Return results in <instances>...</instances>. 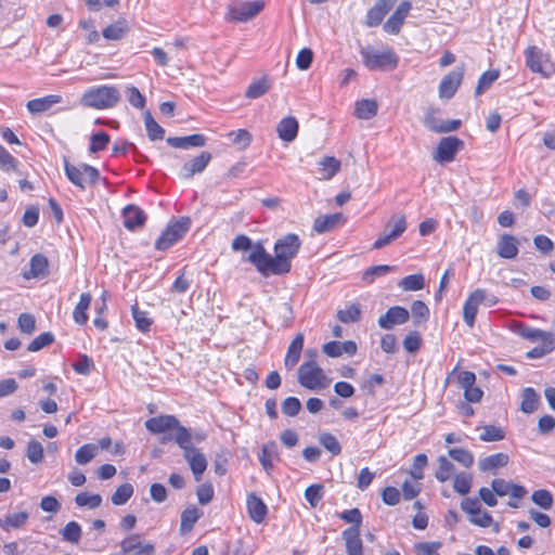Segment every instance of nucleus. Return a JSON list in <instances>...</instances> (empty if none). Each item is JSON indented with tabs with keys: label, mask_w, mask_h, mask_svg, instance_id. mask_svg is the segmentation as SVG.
Segmentation results:
<instances>
[{
	"label": "nucleus",
	"mask_w": 555,
	"mask_h": 555,
	"mask_svg": "<svg viewBox=\"0 0 555 555\" xmlns=\"http://www.w3.org/2000/svg\"><path fill=\"white\" fill-rule=\"evenodd\" d=\"M395 267L388 264L373 266L365 270L363 273V281L366 283H373L377 276H383L391 272Z\"/></svg>",
	"instance_id": "obj_55"
},
{
	"label": "nucleus",
	"mask_w": 555,
	"mask_h": 555,
	"mask_svg": "<svg viewBox=\"0 0 555 555\" xmlns=\"http://www.w3.org/2000/svg\"><path fill=\"white\" fill-rule=\"evenodd\" d=\"M320 444L331 452L334 456L340 454L341 447L339 441L331 433H321L319 435Z\"/></svg>",
	"instance_id": "obj_48"
},
{
	"label": "nucleus",
	"mask_w": 555,
	"mask_h": 555,
	"mask_svg": "<svg viewBox=\"0 0 555 555\" xmlns=\"http://www.w3.org/2000/svg\"><path fill=\"white\" fill-rule=\"evenodd\" d=\"M323 494L324 487L322 485H311L305 491V499L309 502L311 507H317Z\"/></svg>",
	"instance_id": "obj_57"
},
{
	"label": "nucleus",
	"mask_w": 555,
	"mask_h": 555,
	"mask_svg": "<svg viewBox=\"0 0 555 555\" xmlns=\"http://www.w3.org/2000/svg\"><path fill=\"white\" fill-rule=\"evenodd\" d=\"M62 101V96L57 94H50L43 98L34 99L27 102V109L31 114H40L44 113L52 107V105L57 104Z\"/></svg>",
	"instance_id": "obj_31"
},
{
	"label": "nucleus",
	"mask_w": 555,
	"mask_h": 555,
	"mask_svg": "<svg viewBox=\"0 0 555 555\" xmlns=\"http://www.w3.org/2000/svg\"><path fill=\"white\" fill-rule=\"evenodd\" d=\"M127 33L126 22H117L108 25L103 30V37L108 40H119Z\"/></svg>",
	"instance_id": "obj_56"
},
{
	"label": "nucleus",
	"mask_w": 555,
	"mask_h": 555,
	"mask_svg": "<svg viewBox=\"0 0 555 555\" xmlns=\"http://www.w3.org/2000/svg\"><path fill=\"white\" fill-rule=\"evenodd\" d=\"M498 255L504 259H514L518 255V241L511 234H503L496 245Z\"/></svg>",
	"instance_id": "obj_24"
},
{
	"label": "nucleus",
	"mask_w": 555,
	"mask_h": 555,
	"mask_svg": "<svg viewBox=\"0 0 555 555\" xmlns=\"http://www.w3.org/2000/svg\"><path fill=\"white\" fill-rule=\"evenodd\" d=\"M464 147V142L456 137L442 138L435 151L434 159L438 163L444 164L454 160L459 151Z\"/></svg>",
	"instance_id": "obj_11"
},
{
	"label": "nucleus",
	"mask_w": 555,
	"mask_h": 555,
	"mask_svg": "<svg viewBox=\"0 0 555 555\" xmlns=\"http://www.w3.org/2000/svg\"><path fill=\"white\" fill-rule=\"evenodd\" d=\"M167 143L175 149L186 150L189 147H202L206 144V138L203 134L195 133L188 137H170Z\"/></svg>",
	"instance_id": "obj_25"
},
{
	"label": "nucleus",
	"mask_w": 555,
	"mask_h": 555,
	"mask_svg": "<svg viewBox=\"0 0 555 555\" xmlns=\"http://www.w3.org/2000/svg\"><path fill=\"white\" fill-rule=\"evenodd\" d=\"M124 225L133 231L144 225L146 220L145 212L135 205H128L122 209Z\"/></svg>",
	"instance_id": "obj_20"
},
{
	"label": "nucleus",
	"mask_w": 555,
	"mask_h": 555,
	"mask_svg": "<svg viewBox=\"0 0 555 555\" xmlns=\"http://www.w3.org/2000/svg\"><path fill=\"white\" fill-rule=\"evenodd\" d=\"M509 456L506 453H495L489 456H486L478 462V467L481 472H492L495 473L496 469L504 467L508 464Z\"/></svg>",
	"instance_id": "obj_30"
},
{
	"label": "nucleus",
	"mask_w": 555,
	"mask_h": 555,
	"mask_svg": "<svg viewBox=\"0 0 555 555\" xmlns=\"http://www.w3.org/2000/svg\"><path fill=\"white\" fill-rule=\"evenodd\" d=\"M133 494V487L131 483L120 485L112 495V503L114 505H124Z\"/></svg>",
	"instance_id": "obj_46"
},
{
	"label": "nucleus",
	"mask_w": 555,
	"mask_h": 555,
	"mask_svg": "<svg viewBox=\"0 0 555 555\" xmlns=\"http://www.w3.org/2000/svg\"><path fill=\"white\" fill-rule=\"evenodd\" d=\"M120 550L125 555H155V544L146 541L140 533H130L120 541Z\"/></svg>",
	"instance_id": "obj_10"
},
{
	"label": "nucleus",
	"mask_w": 555,
	"mask_h": 555,
	"mask_svg": "<svg viewBox=\"0 0 555 555\" xmlns=\"http://www.w3.org/2000/svg\"><path fill=\"white\" fill-rule=\"evenodd\" d=\"M438 469L435 473V477L440 482L447 481L454 472V465L446 456L441 455L438 457Z\"/></svg>",
	"instance_id": "obj_49"
},
{
	"label": "nucleus",
	"mask_w": 555,
	"mask_h": 555,
	"mask_svg": "<svg viewBox=\"0 0 555 555\" xmlns=\"http://www.w3.org/2000/svg\"><path fill=\"white\" fill-rule=\"evenodd\" d=\"M505 434L504 430L500 427L488 425L483 427V431L480 435V440L490 442V441H500L504 439Z\"/></svg>",
	"instance_id": "obj_62"
},
{
	"label": "nucleus",
	"mask_w": 555,
	"mask_h": 555,
	"mask_svg": "<svg viewBox=\"0 0 555 555\" xmlns=\"http://www.w3.org/2000/svg\"><path fill=\"white\" fill-rule=\"evenodd\" d=\"M437 109L436 108H428L425 116H424V126L426 128H428L430 131L433 132H436V133H441V126H442V120H440L438 117H437Z\"/></svg>",
	"instance_id": "obj_58"
},
{
	"label": "nucleus",
	"mask_w": 555,
	"mask_h": 555,
	"mask_svg": "<svg viewBox=\"0 0 555 555\" xmlns=\"http://www.w3.org/2000/svg\"><path fill=\"white\" fill-rule=\"evenodd\" d=\"M176 443L183 450V457L189 463L196 481H199L207 468L205 455L192 446V434L188 428H181L176 437Z\"/></svg>",
	"instance_id": "obj_2"
},
{
	"label": "nucleus",
	"mask_w": 555,
	"mask_h": 555,
	"mask_svg": "<svg viewBox=\"0 0 555 555\" xmlns=\"http://www.w3.org/2000/svg\"><path fill=\"white\" fill-rule=\"evenodd\" d=\"M54 340V335L50 332L41 333L27 347L28 351L36 352L49 346Z\"/></svg>",
	"instance_id": "obj_61"
},
{
	"label": "nucleus",
	"mask_w": 555,
	"mask_h": 555,
	"mask_svg": "<svg viewBox=\"0 0 555 555\" xmlns=\"http://www.w3.org/2000/svg\"><path fill=\"white\" fill-rule=\"evenodd\" d=\"M526 65L533 73L550 77L555 73V66L550 56L539 48L531 46L525 50Z\"/></svg>",
	"instance_id": "obj_7"
},
{
	"label": "nucleus",
	"mask_w": 555,
	"mask_h": 555,
	"mask_svg": "<svg viewBox=\"0 0 555 555\" xmlns=\"http://www.w3.org/2000/svg\"><path fill=\"white\" fill-rule=\"evenodd\" d=\"M337 318L343 323H354L361 318V308L358 304H351L346 309L337 311Z\"/></svg>",
	"instance_id": "obj_41"
},
{
	"label": "nucleus",
	"mask_w": 555,
	"mask_h": 555,
	"mask_svg": "<svg viewBox=\"0 0 555 555\" xmlns=\"http://www.w3.org/2000/svg\"><path fill=\"white\" fill-rule=\"evenodd\" d=\"M276 443L273 441L263 444L261 448L259 462L266 470L271 469L273 466L272 459L274 455H276Z\"/></svg>",
	"instance_id": "obj_42"
},
{
	"label": "nucleus",
	"mask_w": 555,
	"mask_h": 555,
	"mask_svg": "<svg viewBox=\"0 0 555 555\" xmlns=\"http://www.w3.org/2000/svg\"><path fill=\"white\" fill-rule=\"evenodd\" d=\"M403 291H420L424 288L425 280L423 274H411L403 278L398 284Z\"/></svg>",
	"instance_id": "obj_44"
},
{
	"label": "nucleus",
	"mask_w": 555,
	"mask_h": 555,
	"mask_svg": "<svg viewBox=\"0 0 555 555\" xmlns=\"http://www.w3.org/2000/svg\"><path fill=\"white\" fill-rule=\"evenodd\" d=\"M483 289L477 288L469 294L464 302L463 319L469 327H473L475 324L478 306L483 302Z\"/></svg>",
	"instance_id": "obj_16"
},
{
	"label": "nucleus",
	"mask_w": 555,
	"mask_h": 555,
	"mask_svg": "<svg viewBox=\"0 0 555 555\" xmlns=\"http://www.w3.org/2000/svg\"><path fill=\"white\" fill-rule=\"evenodd\" d=\"M344 220V215L340 212L319 216L313 222V230L323 234L335 229Z\"/></svg>",
	"instance_id": "obj_26"
},
{
	"label": "nucleus",
	"mask_w": 555,
	"mask_h": 555,
	"mask_svg": "<svg viewBox=\"0 0 555 555\" xmlns=\"http://www.w3.org/2000/svg\"><path fill=\"white\" fill-rule=\"evenodd\" d=\"M247 511L249 517L257 524H261L264 520L268 513L267 505L255 493H250L247 496Z\"/></svg>",
	"instance_id": "obj_27"
},
{
	"label": "nucleus",
	"mask_w": 555,
	"mask_h": 555,
	"mask_svg": "<svg viewBox=\"0 0 555 555\" xmlns=\"http://www.w3.org/2000/svg\"><path fill=\"white\" fill-rule=\"evenodd\" d=\"M264 8L262 0L246 1L231 8V17L237 22H247L258 15Z\"/></svg>",
	"instance_id": "obj_13"
},
{
	"label": "nucleus",
	"mask_w": 555,
	"mask_h": 555,
	"mask_svg": "<svg viewBox=\"0 0 555 555\" xmlns=\"http://www.w3.org/2000/svg\"><path fill=\"white\" fill-rule=\"evenodd\" d=\"M26 455H27V459L30 461V463H33V464L41 463L43 460L42 444L39 441L31 439L27 444Z\"/></svg>",
	"instance_id": "obj_53"
},
{
	"label": "nucleus",
	"mask_w": 555,
	"mask_h": 555,
	"mask_svg": "<svg viewBox=\"0 0 555 555\" xmlns=\"http://www.w3.org/2000/svg\"><path fill=\"white\" fill-rule=\"evenodd\" d=\"M131 310L137 327L141 332L149 331L152 325V320L149 318V313L140 310L137 304L132 306Z\"/></svg>",
	"instance_id": "obj_54"
},
{
	"label": "nucleus",
	"mask_w": 555,
	"mask_h": 555,
	"mask_svg": "<svg viewBox=\"0 0 555 555\" xmlns=\"http://www.w3.org/2000/svg\"><path fill=\"white\" fill-rule=\"evenodd\" d=\"M299 130V124L293 116L284 117L276 126L279 138L284 142H293Z\"/></svg>",
	"instance_id": "obj_23"
},
{
	"label": "nucleus",
	"mask_w": 555,
	"mask_h": 555,
	"mask_svg": "<svg viewBox=\"0 0 555 555\" xmlns=\"http://www.w3.org/2000/svg\"><path fill=\"white\" fill-rule=\"evenodd\" d=\"M189 219H182L180 221L168 224L165 231L156 240L155 248L157 250H167L185 235V233L189 231Z\"/></svg>",
	"instance_id": "obj_8"
},
{
	"label": "nucleus",
	"mask_w": 555,
	"mask_h": 555,
	"mask_svg": "<svg viewBox=\"0 0 555 555\" xmlns=\"http://www.w3.org/2000/svg\"><path fill=\"white\" fill-rule=\"evenodd\" d=\"M532 502L543 509H551L554 503L553 495L548 490L539 489L531 494Z\"/></svg>",
	"instance_id": "obj_47"
},
{
	"label": "nucleus",
	"mask_w": 555,
	"mask_h": 555,
	"mask_svg": "<svg viewBox=\"0 0 555 555\" xmlns=\"http://www.w3.org/2000/svg\"><path fill=\"white\" fill-rule=\"evenodd\" d=\"M464 77V67H456L447 74L439 85V96L441 99H451L462 83Z\"/></svg>",
	"instance_id": "obj_14"
},
{
	"label": "nucleus",
	"mask_w": 555,
	"mask_h": 555,
	"mask_svg": "<svg viewBox=\"0 0 555 555\" xmlns=\"http://www.w3.org/2000/svg\"><path fill=\"white\" fill-rule=\"evenodd\" d=\"M78 506H88L89 508H96L102 503L100 494H88L86 492L78 493L75 498Z\"/></svg>",
	"instance_id": "obj_59"
},
{
	"label": "nucleus",
	"mask_w": 555,
	"mask_h": 555,
	"mask_svg": "<svg viewBox=\"0 0 555 555\" xmlns=\"http://www.w3.org/2000/svg\"><path fill=\"white\" fill-rule=\"evenodd\" d=\"M301 241L297 234L289 233L279 238L274 244V256H271L261 242L255 243L254 250L248 255L247 261L251 263L262 276L283 275L291 271L292 260L297 256Z\"/></svg>",
	"instance_id": "obj_1"
},
{
	"label": "nucleus",
	"mask_w": 555,
	"mask_h": 555,
	"mask_svg": "<svg viewBox=\"0 0 555 555\" xmlns=\"http://www.w3.org/2000/svg\"><path fill=\"white\" fill-rule=\"evenodd\" d=\"M93 367V361L86 354L80 356L79 359L73 363L74 371L81 375H89Z\"/></svg>",
	"instance_id": "obj_64"
},
{
	"label": "nucleus",
	"mask_w": 555,
	"mask_h": 555,
	"mask_svg": "<svg viewBox=\"0 0 555 555\" xmlns=\"http://www.w3.org/2000/svg\"><path fill=\"white\" fill-rule=\"evenodd\" d=\"M120 100L119 90L114 86H100L87 90L81 96L86 107L105 109L114 107Z\"/></svg>",
	"instance_id": "obj_3"
},
{
	"label": "nucleus",
	"mask_w": 555,
	"mask_h": 555,
	"mask_svg": "<svg viewBox=\"0 0 555 555\" xmlns=\"http://www.w3.org/2000/svg\"><path fill=\"white\" fill-rule=\"evenodd\" d=\"M144 125L150 140L156 141L164 139V128L157 124L149 111L144 113Z\"/></svg>",
	"instance_id": "obj_36"
},
{
	"label": "nucleus",
	"mask_w": 555,
	"mask_h": 555,
	"mask_svg": "<svg viewBox=\"0 0 555 555\" xmlns=\"http://www.w3.org/2000/svg\"><path fill=\"white\" fill-rule=\"evenodd\" d=\"M304 334L298 333L289 344L284 359V364L287 369H293L298 363L304 348Z\"/></svg>",
	"instance_id": "obj_29"
},
{
	"label": "nucleus",
	"mask_w": 555,
	"mask_h": 555,
	"mask_svg": "<svg viewBox=\"0 0 555 555\" xmlns=\"http://www.w3.org/2000/svg\"><path fill=\"white\" fill-rule=\"evenodd\" d=\"M90 141V153H98L106 149L107 144L109 143V135L104 131H100L92 134Z\"/></svg>",
	"instance_id": "obj_60"
},
{
	"label": "nucleus",
	"mask_w": 555,
	"mask_h": 555,
	"mask_svg": "<svg viewBox=\"0 0 555 555\" xmlns=\"http://www.w3.org/2000/svg\"><path fill=\"white\" fill-rule=\"evenodd\" d=\"M406 230V220L403 215L392 216L386 223L383 233L374 242L373 248L380 249L399 238Z\"/></svg>",
	"instance_id": "obj_9"
},
{
	"label": "nucleus",
	"mask_w": 555,
	"mask_h": 555,
	"mask_svg": "<svg viewBox=\"0 0 555 555\" xmlns=\"http://www.w3.org/2000/svg\"><path fill=\"white\" fill-rule=\"evenodd\" d=\"M298 382L302 387L310 390L324 389L330 384V379L313 359L305 361L299 366Z\"/></svg>",
	"instance_id": "obj_5"
},
{
	"label": "nucleus",
	"mask_w": 555,
	"mask_h": 555,
	"mask_svg": "<svg viewBox=\"0 0 555 555\" xmlns=\"http://www.w3.org/2000/svg\"><path fill=\"white\" fill-rule=\"evenodd\" d=\"M301 410V402L296 397H288L282 402V412L291 417L296 416Z\"/></svg>",
	"instance_id": "obj_63"
},
{
	"label": "nucleus",
	"mask_w": 555,
	"mask_h": 555,
	"mask_svg": "<svg viewBox=\"0 0 555 555\" xmlns=\"http://www.w3.org/2000/svg\"><path fill=\"white\" fill-rule=\"evenodd\" d=\"M377 108L375 100L363 99L356 104V116L360 119H371L377 114Z\"/></svg>",
	"instance_id": "obj_34"
},
{
	"label": "nucleus",
	"mask_w": 555,
	"mask_h": 555,
	"mask_svg": "<svg viewBox=\"0 0 555 555\" xmlns=\"http://www.w3.org/2000/svg\"><path fill=\"white\" fill-rule=\"evenodd\" d=\"M513 331L522 338L528 339L530 341H542L547 338L554 337V335L550 332L530 327L524 323H515L513 326Z\"/></svg>",
	"instance_id": "obj_28"
},
{
	"label": "nucleus",
	"mask_w": 555,
	"mask_h": 555,
	"mask_svg": "<svg viewBox=\"0 0 555 555\" xmlns=\"http://www.w3.org/2000/svg\"><path fill=\"white\" fill-rule=\"evenodd\" d=\"M449 456L454 461L468 468L474 464V455L470 451L465 449H450L448 452Z\"/></svg>",
	"instance_id": "obj_51"
},
{
	"label": "nucleus",
	"mask_w": 555,
	"mask_h": 555,
	"mask_svg": "<svg viewBox=\"0 0 555 555\" xmlns=\"http://www.w3.org/2000/svg\"><path fill=\"white\" fill-rule=\"evenodd\" d=\"M28 518L29 514L27 512L9 514L5 518H3L5 531L23 528L27 524Z\"/></svg>",
	"instance_id": "obj_40"
},
{
	"label": "nucleus",
	"mask_w": 555,
	"mask_h": 555,
	"mask_svg": "<svg viewBox=\"0 0 555 555\" xmlns=\"http://www.w3.org/2000/svg\"><path fill=\"white\" fill-rule=\"evenodd\" d=\"M199 516L201 513L196 507L184 509L181 514V532H190L193 529L195 522L198 520Z\"/></svg>",
	"instance_id": "obj_38"
},
{
	"label": "nucleus",
	"mask_w": 555,
	"mask_h": 555,
	"mask_svg": "<svg viewBox=\"0 0 555 555\" xmlns=\"http://www.w3.org/2000/svg\"><path fill=\"white\" fill-rule=\"evenodd\" d=\"M319 166L322 171V178L328 180L339 171L340 162L335 157L327 156L319 162Z\"/></svg>",
	"instance_id": "obj_37"
},
{
	"label": "nucleus",
	"mask_w": 555,
	"mask_h": 555,
	"mask_svg": "<svg viewBox=\"0 0 555 555\" xmlns=\"http://www.w3.org/2000/svg\"><path fill=\"white\" fill-rule=\"evenodd\" d=\"M411 9L412 3L409 0L402 1L384 24V30L390 35H398Z\"/></svg>",
	"instance_id": "obj_15"
},
{
	"label": "nucleus",
	"mask_w": 555,
	"mask_h": 555,
	"mask_svg": "<svg viewBox=\"0 0 555 555\" xmlns=\"http://www.w3.org/2000/svg\"><path fill=\"white\" fill-rule=\"evenodd\" d=\"M397 1L398 0H377L366 14V25L369 27L378 26Z\"/></svg>",
	"instance_id": "obj_18"
},
{
	"label": "nucleus",
	"mask_w": 555,
	"mask_h": 555,
	"mask_svg": "<svg viewBox=\"0 0 555 555\" xmlns=\"http://www.w3.org/2000/svg\"><path fill=\"white\" fill-rule=\"evenodd\" d=\"M211 159V154L209 152H202L196 157L190 159L189 162L184 163L181 171V177L183 179H190L195 173H199L205 170L207 165L209 164Z\"/></svg>",
	"instance_id": "obj_19"
},
{
	"label": "nucleus",
	"mask_w": 555,
	"mask_h": 555,
	"mask_svg": "<svg viewBox=\"0 0 555 555\" xmlns=\"http://www.w3.org/2000/svg\"><path fill=\"white\" fill-rule=\"evenodd\" d=\"M343 539L348 555H364L363 543L360 538V528L350 527L343 531Z\"/></svg>",
	"instance_id": "obj_21"
},
{
	"label": "nucleus",
	"mask_w": 555,
	"mask_h": 555,
	"mask_svg": "<svg viewBox=\"0 0 555 555\" xmlns=\"http://www.w3.org/2000/svg\"><path fill=\"white\" fill-rule=\"evenodd\" d=\"M539 402V395L532 387H527L522 390L520 410L524 413L530 414L537 411Z\"/></svg>",
	"instance_id": "obj_33"
},
{
	"label": "nucleus",
	"mask_w": 555,
	"mask_h": 555,
	"mask_svg": "<svg viewBox=\"0 0 555 555\" xmlns=\"http://www.w3.org/2000/svg\"><path fill=\"white\" fill-rule=\"evenodd\" d=\"M541 346L534 347L527 352L528 359H540L555 349V337L541 341Z\"/></svg>",
	"instance_id": "obj_50"
},
{
	"label": "nucleus",
	"mask_w": 555,
	"mask_h": 555,
	"mask_svg": "<svg viewBox=\"0 0 555 555\" xmlns=\"http://www.w3.org/2000/svg\"><path fill=\"white\" fill-rule=\"evenodd\" d=\"M360 55L364 66L370 70L393 69L398 66L399 62L398 56L390 48L379 51L371 46H366L360 49Z\"/></svg>",
	"instance_id": "obj_4"
},
{
	"label": "nucleus",
	"mask_w": 555,
	"mask_h": 555,
	"mask_svg": "<svg viewBox=\"0 0 555 555\" xmlns=\"http://www.w3.org/2000/svg\"><path fill=\"white\" fill-rule=\"evenodd\" d=\"M98 453V447L93 443H87L80 447L75 454V460L79 465L88 464Z\"/></svg>",
	"instance_id": "obj_43"
},
{
	"label": "nucleus",
	"mask_w": 555,
	"mask_h": 555,
	"mask_svg": "<svg viewBox=\"0 0 555 555\" xmlns=\"http://www.w3.org/2000/svg\"><path fill=\"white\" fill-rule=\"evenodd\" d=\"M91 300L92 297L89 293H82L80 295L79 301L73 312V319L77 324L83 325L88 322L87 310L91 305Z\"/></svg>",
	"instance_id": "obj_32"
},
{
	"label": "nucleus",
	"mask_w": 555,
	"mask_h": 555,
	"mask_svg": "<svg viewBox=\"0 0 555 555\" xmlns=\"http://www.w3.org/2000/svg\"><path fill=\"white\" fill-rule=\"evenodd\" d=\"M29 271L24 273V278L29 279H43L49 274V261L42 254H36L29 261Z\"/></svg>",
	"instance_id": "obj_22"
},
{
	"label": "nucleus",
	"mask_w": 555,
	"mask_h": 555,
	"mask_svg": "<svg viewBox=\"0 0 555 555\" xmlns=\"http://www.w3.org/2000/svg\"><path fill=\"white\" fill-rule=\"evenodd\" d=\"M472 476L466 473L457 474L453 480L454 491L461 495H465L470 491L472 488Z\"/></svg>",
	"instance_id": "obj_52"
},
{
	"label": "nucleus",
	"mask_w": 555,
	"mask_h": 555,
	"mask_svg": "<svg viewBox=\"0 0 555 555\" xmlns=\"http://www.w3.org/2000/svg\"><path fill=\"white\" fill-rule=\"evenodd\" d=\"M63 162L67 179L81 190L86 189V183L95 184L99 181L100 171L95 167L88 164L76 166L70 164L66 157Z\"/></svg>",
	"instance_id": "obj_6"
},
{
	"label": "nucleus",
	"mask_w": 555,
	"mask_h": 555,
	"mask_svg": "<svg viewBox=\"0 0 555 555\" xmlns=\"http://www.w3.org/2000/svg\"><path fill=\"white\" fill-rule=\"evenodd\" d=\"M64 541L72 544H78L81 539V527L76 521H69L61 531Z\"/></svg>",
	"instance_id": "obj_39"
},
{
	"label": "nucleus",
	"mask_w": 555,
	"mask_h": 555,
	"mask_svg": "<svg viewBox=\"0 0 555 555\" xmlns=\"http://www.w3.org/2000/svg\"><path fill=\"white\" fill-rule=\"evenodd\" d=\"M409 311L400 306L391 307L387 312L379 317L378 325L384 330H390L397 324H404L409 321Z\"/></svg>",
	"instance_id": "obj_17"
},
{
	"label": "nucleus",
	"mask_w": 555,
	"mask_h": 555,
	"mask_svg": "<svg viewBox=\"0 0 555 555\" xmlns=\"http://www.w3.org/2000/svg\"><path fill=\"white\" fill-rule=\"evenodd\" d=\"M145 427L153 434H163L168 430H173V441L181 428H185L180 425L179 420L173 415H159L156 417L149 418L145 422Z\"/></svg>",
	"instance_id": "obj_12"
},
{
	"label": "nucleus",
	"mask_w": 555,
	"mask_h": 555,
	"mask_svg": "<svg viewBox=\"0 0 555 555\" xmlns=\"http://www.w3.org/2000/svg\"><path fill=\"white\" fill-rule=\"evenodd\" d=\"M270 88H271V83H270V80L268 79V77H262L259 80L253 81L248 86L245 95L248 99H258V98L262 96L263 94H266Z\"/></svg>",
	"instance_id": "obj_35"
},
{
	"label": "nucleus",
	"mask_w": 555,
	"mask_h": 555,
	"mask_svg": "<svg viewBox=\"0 0 555 555\" xmlns=\"http://www.w3.org/2000/svg\"><path fill=\"white\" fill-rule=\"evenodd\" d=\"M500 76V72L498 69H491L485 72L478 80L477 87L475 89V94L480 95L487 90Z\"/></svg>",
	"instance_id": "obj_45"
}]
</instances>
